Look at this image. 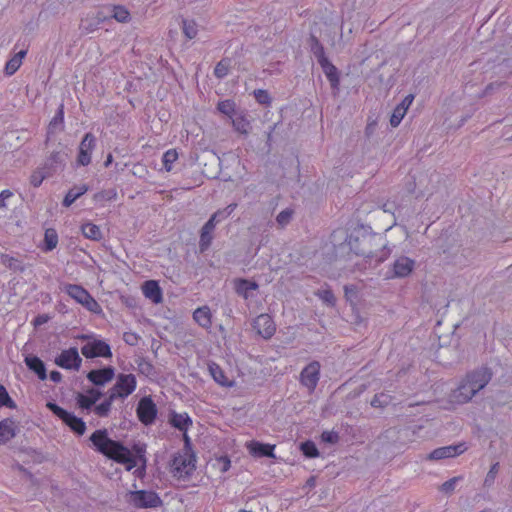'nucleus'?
I'll return each mask as SVG.
<instances>
[{
    "mask_svg": "<svg viewBox=\"0 0 512 512\" xmlns=\"http://www.w3.org/2000/svg\"><path fill=\"white\" fill-rule=\"evenodd\" d=\"M21 66V63L15 57L11 58L5 66V72L7 75L14 74Z\"/></svg>",
    "mask_w": 512,
    "mask_h": 512,
    "instance_id": "53",
    "label": "nucleus"
},
{
    "mask_svg": "<svg viewBox=\"0 0 512 512\" xmlns=\"http://www.w3.org/2000/svg\"><path fill=\"white\" fill-rule=\"evenodd\" d=\"M25 363L28 366V368L34 371L41 380L46 379V368L43 361L40 358L36 356H27L25 358Z\"/></svg>",
    "mask_w": 512,
    "mask_h": 512,
    "instance_id": "28",
    "label": "nucleus"
},
{
    "mask_svg": "<svg viewBox=\"0 0 512 512\" xmlns=\"http://www.w3.org/2000/svg\"><path fill=\"white\" fill-rule=\"evenodd\" d=\"M13 193L10 190H3L0 193V208L6 207V200L12 197Z\"/></svg>",
    "mask_w": 512,
    "mask_h": 512,
    "instance_id": "58",
    "label": "nucleus"
},
{
    "mask_svg": "<svg viewBox=\"0 0 512 512\" xmlns=\"http://www.w3.org/2000/svg\"><path fill=\"white\" fill-rule=\"evenodd\" d=\"M183 33L188 39H194L197 35V24L194 20L184 19L182 22Z\"/></svg>",
    "mask_w": 512,
    "mask_h": 512,
    "instance_id": "41",
    "label": "nucleus"
},
{
    "mask_svg": "<svg viewBox=\"0 0 512 512\" xmlns=\"http://www.w3.org/2000/svg\"><path fill=\"white\" fill-rule=\"evenodd\" d=\"M232 125L234 129L244 135H248L251 125L249 120L244 115H238L235 118H232Z\"/></svg>",
    "mask_w": 512,
    "mask_h": 512,
    "instance_id": "33",
    "label": "nucleus"
},
{
    "mask_svg": "<svg viewBox=\"0 0 512 512\" xmlns=\"http://www.w3.org/2000/svg\"><path fill=\"white\" fill-rule=\"evenodd\" d=\"M95 146V137L87 133L79 145V154L77 161L80 165L86 166L91 162V152Z\"/></svg>",
    "mask_w": 512,
    "mask_h": 512,
    "instance_id": "17",
    "label": "nucleus"
},
{
    "mask_svg": "<svg viewBox=\"0 0 512 512\" xmlns=\"http://www.w3.org/2000/svg\"><path fill=\"white\" fill-rule=\"evenodd\" d=\"M89 439L96 451L118 463L124 464L128 471L136 466V460L132 452L119 442L110 439L106 429L96 430Z\"/></svg>",
    "mask_w": 512,
    "mask_h": 512,
    "instance_id": "2",
    "label": "nucleus"
},
{
    "mask_svg": "<svg viewBox=\"0 0 512 512\" xmlns=\"http://www.w3.org/2000/svg\"><path fill=\"white\" fill-rule=\"evenodd\" d=\"M258 284L254 281L246 279H238L235 281V290L238 294L242 295L245 299L248 298L249 290H257Z\"/></svg>",
    "mask_w": 512,
    "mask_h": 512,
    "instance_id": "31",
    "label": "nucleus"
},
{
    "mask_svg": "<svg viewBox=\"0 0 512 512\" xmlns=\"http://www.w3.org/2000/svg\"><path fill=\"white\" fill-rule=\"evenodd\" d=\"M209 371L213 379L223 387H233L235 386L234 380H229L223 370L215 363L209 365Z\"/></svg>",
    "mask_w": 512,
    "mask_h": 512,
    "instance_id": "26",
    "label": "nucleus"
},
{
    "mask_svg": "<svg viewBox=\"0 0 512 512\" xmlns=\"http://www.w3.org/2000/svg\"><path fill=\"white\" fill-rule=\"evenodd\" d=\"M50 379H51L53 382L58 383V382H60V381H61V379H62V375H61V373H60V372H58V371H52V372L50 373Z\"/></svg>",
    "mask_w": 512,
    "mask_h": 512,
    "instance_id": "60",
    "label": "nucleus"
},
{
    "mask_svg": "<svg viewBox=\"0 0 512 512\" xmlns=\"http://www.w3.org/2000/svg\"><path fill=\"white\" fill-rule=\"evenodd\" d=\"M131 173L135 177H138L140 179H147V177L149 175V170L145 164H143L141 162H137V163L133 164Z\"/></svg>",
    "mask_w": 512,
    "mask_h": 512,
    "instance_id": "44",
    "label": "nucleus"
},
{
    "mask_svg": "<svg viewBox=\"0 0 512 512\" xmlns=\"http://www.w3.org/2000/svg\"><path fill=\"white\" fill-rule=\"evenodd\" d=\"M4 263H5V265L7 267H9L10 269H13L15 271H17V270L23 271L24 270V268L21 265V263L17 259H15V258L6 257Z\"/></svg>",
    "mask_w": 512,
    "mask_h": 512,
    "instance_id": "56",
    "label": "nucleus"
},
{
    "mask_svg": "<svg viewBox=\"0 0 512 512\" xmlns=\"http://www.w3.org/2000/svg\"><path fill=\"white\" fill-rule=\"evenodd\" d=\"M260 512H268V507L266 505H261Z\"/></svg>",
    "mask_w": 512,
    "mask_h": 512,
    "instance_id": "64",
    "label": "nucleus"
},
{
    "mask_svg": "<svg viewBox=\"0 0 512 512\" xmlns=\"http://www.w3.org/2000/svg\"><path fill=\"white\" fill-rule=\"evenodd\" d=\"M321 439L324 442L335 444L339 440V436L334 431H324L321 435Z\"/></svg>",
    "mask_w": 512,
    "mask_h": 512,
    "instance_id": "55",
    "label": "nucleus"
},
{
    "mask_svg": "<svg viewBox=\"0 0 512 512\" xmlns=\"http://www.w3.org/2000/svg\"><path fill=\"white\" fill-rule=\"evenodd\" d=\"M498 471H499V463H494L488 473L486 474L485 476V479H484V482H483V485L485 487H491L493 484H494V481L496 479V476L498 474Z\"/></svg>",
    "mask_w": 512,
    "mask_h": 512,
    "instance_id": "46",
    "label": "nucleus"
},
{
    "mask_svg": "<svg viewBox=\"0 0 512 512\" xmlns=\"http://www.w3.org/2000/svg\"><path fill=\"white\" fill-rule=\"evenodd\" d=\"M64 106L60 105L57 115L51 120L50 126L56 125L57 123H62L64 120Z\"/></svg>",
    "mask_w": 512,
    "mask_h": 512,
    "instance_id": "57",
    "label": "nucleus"
},
{
    "mask_svg": "<svg viewBox=\"0 0 512 512\" xmlns=\"http://www.w3.org/2000/svg\"><path fill=\"white\" fill-rule=\"evenodd\" d=\"M117 198V191L115 189L103 190L94 195V200L97 202L113 201Z\"/></svg>",
    "mask_w": 512,
    "mask_h": 512,
    "instance_id": "43",
    "label": "nucleus"
},
{
    "mask_svg": "<svg viewBox=\"0 0 512 512\" xmlns=\"http://www.w3.org/2000/svg\"><path fill=\"white\" fill-rule=\"evenodd\" d=\"M63 290L73 298L77 303L84 306L87 310L100 313L101 307L98 302L82 286L76 284H66Z\"/></svg>",
    "mask_w": 512,
    "mask_h": 512,
    "instance_id": "5",
    "label": "nucleus"
},
{
    "mask_svg": "<svg viewBox=\"0 0 512 512\" xmlns=\"http://www.w3.org/2000/svg\"><path fill=\"white\" fill-rule=\"evenodd\" d=\"M415 268V261L407 256H399L392 264V278L408 277Z\"/></svg>",
    "mask_w": 512,
    "mask_h": 512,
    "instance_id": "16",
    "label": "nucleus"
},
{
    "mask_svg": "<svg viewBox=\"0 0 512 512\" xmlns=\"http://www.w3.org/2000/svg\"><path fill=\"white\" fill-rule=\"evenodd\" d=\"M81 353L86 358L111 357L110 346L102 340H93L81 348Z\"/></svg>",
    "mask_w": 512,
    "mask_h": 512,
    "instance_id": "13",
    "label": "nucleus"
},
{
    "mask_svg": "<svg viewBox=\"0 0 512 512\" xmlns=\"http://www.w3.org/2000/svg\"><path fill=\"white\" fill-rule=\"evenodd\" d=\"M171 473L177 479H187L196 469V456L192 449H182L171 461Z\"/></svg>",
    "mask_w": 512,
    "mask_h": 512,
    "instance_id": "3",
    "label": "nucleus"
},
{
    "mask_svg": "<svg viewBox=\"0 0 512 512\" xmlns=\"http://www.w3.org/2000/svg\"><path fill=\"white\" fill-rule=\"evenodd\" d=\"M310 48L313 55L316 57L319 64L323 63L324 61L328 60V58L325 55L324 47L320 43V41L315 37L314 35L310 36Z\"/></svg>",
    "mask_w": 512,
    "mask_h": 512,
    "instance_id": "30",
    "label": "nucleus"
},
{
    "mask_svg": "<svg viewBox=\"0 0 512 512\" xmlns=\"http://www.w3.org/2000/svg\"><path fill=\"white\" fill-rule=\"evenodd\" d=\"M178 159V153L175 149L166 151L163 155V165L167 172L172 170V164Z\"/></svg>",
    "mask_w": 512,
    "mask_h": 512,
    "instance_id": "42",
    "label": "nucleus"
},
{
    "mask_svg": "<svg viewBox=\"0 0 512 512\" xmlns=\"http://www.w3.org/2000/svg\"><path fill=\"white\" fill-rule=\"evenodd\" d=\"M461 479L460 476H456V477H453L451 479H449L448 481L444 482L441 486H440V490L446 494H451L454 489H455V486H456V483Z\"/></svg>",
    "mask_w": 512,
    "mask_h": 512,
    "instance_id": "50",
    "label": "nucleus"
},
{
    "mask_svg": "<svg viewBox=\"0 0 512 512\" xmlns=\"http://www.w3.org/2000/svg\"><path fill=\"white\" fill-rule=\"evenodd\" d=\"M170 423L173 427L180 431L187 432L188 428L192 425V420L187 413H172Z\"/></svg>",
    "mask_w": 512,
    "mask_h": 512,
    "instance_id": "27",
    "label": "nucleus"
},
{
    "mask_svg": "<svg viewBox=\"0 0 512 512\" xmlns=\"http://www.w3.org/2000/svg\"><path fill=\"white\" fill-rule=\"evenodd\" d=\"M45 251H52L58 244V235L54 229H47L44 236Z\"/></svg>",
    "mask_w": 512,
    "mask_h": 512,
    "instance_id": "39",
    "label": "nucleus"
},
{
    "mask_svg": "<svg viewBox=\"0 0 512 512\" xmlns=\"http://www.w3.org/2000/svg\"><path fill=\"white\" fill-rule=\"evenodd\" d=\"M439 184V174L421 172L415 177V192L417 196H430L437 190Z\"/></svg>",
    "mask_w": 512,
    "mask_h": 512,
    "instance_id": "6",
    "label": "nucleus"
},
{
    "mask_svg": "<svg viewBox=\"0 0 512 512\" xmlns=\"http://www.w3.org/2000/svg\"><path fill=\"white\" fill-rule=\"evenodd\" d=\"M324 74L328 78L332 88L338 89L340 78L337 68L328 60L320 64Z\"/></svg>",
    "mask_w": 512,
    "mask_h": 512,
    "instance_id": "25",
    "label": "nucleus"
},
{
    "mask_svg": "<svg viewBox=\"0 0 512 512\" xmlns=\"http://www.w3.org/2000/svg\"><path fill=\"white\" fill-rule=\"evenodd\" d=\"M301 451L309 458L317 457L319 452L316 445L311 441H306L301 444Z\"/></svg>",
    "mask_w": 512,
    "mask_h": 512,
    "instance_id": "47",
    "label": "nucleus"
},
{
    "mask_svg": "<svg viewBox=\"0 0 512 512\" xmlns=\"http://www.w3.org/2000/svg\"><path fill=\"white\" fill-rule=\"evenodd\" d=\"M137 415L139 420L145 425H150L154 422L157 415V408L151 397H143L139 401Z\"/></svg>",
    "mask_w": 512,
    "mask_h": 512,
    "instance_id": "12",
    "label": "nucleus"
},
{
    "mask_svg": "<svg viewBox=\"0 0 512 512\" xmlns=\"http://www.w3.org/2000/svg\"><path fill=\"white\" fill-rule=\"evenodd\" d=\"M87 191L88 186L85 184L70 189L63 200V205L65 207H69L76 199L85 194Z\"/></svg>",
    "mask_w": 512,
    "mask_h": 512,
    "instance_id": "32",
    "label": "nucleus"
},
{
    "mask_svg": "<svg viewBox=\"0 0 512 512\" xmlns=\"http://www.w3.org/2000/svg\"><path fill=\"white\" fill-rule=\"evenodd\" d=\"M111 12V17L119 23H127L130 21V12L124 6L115 5L112 7Z\"/></svg>",
    "mask_w": 512,
    "mask_h": 512,
    "instance_id": "35",
    "label": "nucleus"
},
{
    "mask_svg": "<svg viewBox=\"0 0 512 512\" xmlns=\"http://www.w3.org/2000/svg\"><path fill=\"white\" fill-rule=\"evenodd\" d=\"M293 213L292 209H285L277 215L276 222L280 228H284L291 221Z\"/></svg>",
    "mask_w": 512,
    "mask_h": 512,
    "instance_id": "45",
    "label": "nucleus"
},
{
    "mask_svg": "<svg viewBox=\"0 0 512 512\" xmlns=\"http://www.w3.org/2000/svg\"><path fill=\"white\" fill-rule=\"evenodd\" d=\"M128 502L137 508H155L162 503L155 492L145 490L129 492Z\"/></svg>",
    "mask_w": 512,
    "mask_h": 512,
    "instance_id": "8",
    "label": "nucleus"
},
{
    "mask_svg": "<svg viewBox=\"0 0 512 512\" xmlns=\"http://www.w3.org/2000/svg\"><path fill=\"white\" fill-rule=\"evenodd\" d=\"M183 439H184V443H185L183 449H191L190 438L188 437L187 432L183 433Z\"/></svg>",
    "mask_w": 512,
    "mask_h": 512,
    "instance_id": "61",
    "label": "nucleus"
},
{
    "mask_svg": "<svg viewBox=\"0 0 512 512\" xmlns=\"http://www.w3.org/2000/svg\"><path fill=\"white\" fill-rule=\"evenodd\" d=\"M102 396V393L95 388L87 390L86 394L79 393L76 397L77 404L82 409L91 408Z\"/></svg>",
    "mask_w": 512,
    "mask_h": 512,
    "instance_id": "22",
    "label": "nucleus"
},
{
    "mask_svg": "<svg viewBox=\"0 0 512 512\" xmlns=\"http://www.w3.org/2000/svg\"><path fill=\"white\" fill-rule=\"evenodd\" d=\"M414 100L413 94H408L393 110L390 118V124L392 127H397L404 116L406 115L410 105Z\"/></svg>",
    "mask_w": 512,
    "mask_h": 512,
    "instance_id": "19",
    "label": "nucleus"
},
{
    "mask_svg": "<svg viewBox=\"0 0 512 512\" xmlns=\"http://www.w3.org/2000/svg\"><path fill=\"white\" fill-rule=\"evenodd\" d=\"M254 96L260 104L269 105L271 103V98L266 90H255Z\"/></svg>",
    "mask_w": 512,
    "mask_h": 512,
    "instance_id": "52",
    "label": "nucleus"
},
{
    "mask_svg": "<svg viewBox=\"0 0 512 512\" xmlns=\"http://www.w3.org/2000/svg\"><path fill=\"white\" fill-rule=\"evenodd\" d=\"M143 294L154 304H160L163 301L162 290L155 280H148L142 286Z\"/></svg>",
    "mask_w": 512,
    "mask_h": 512,
    "instance_id": "20",
    "label": "nucleus"
},
{
    "mask_svg": "<svg viewBox=\"0 0 512 512\" xmlns=\"http://www.w3.org/2000/svg\"><path fill=\"white\" fill-rule=\"evenodd\" d=\"M236 104L233 100L226 99L223 101H220L217 105V109L222 114L228 116L230 119L233 118V115L235 113Z\"/></svg>",
    "mask_w": 512,
    "mask_h": 512,
    "instance_id": "38",
    "label": "nucleus"
},
{
    "mask_svg": "<svg viewBox=\"0 0 512 512\" xmlns=\"http://www.w3.org/2000/svg\"><path fill=\"white\" fill-rule=\"evenodd\" d=\"M466 450L467 446L464 442L456 445L444 446L434 449L431 453L428 454L427 459L441 460L445 458H451L463 454Z\"/></svg>",
    "mask_w": 512,
    "mask_h": 512,
    "instance_id": "15",
    "label": "nucleus"
},
{
    "mask_svg": "<svg viewBox=\"0 0 512 512\" xmlns=\"http://www.w3.org/2000/svg\"><path fill=\"white\" fill-rule=\"evenodd\" d=\"M112 161H113L112 154H108L107 159H106V161L104 163L105 167H108L112 163Z\"/></svg>",
    "mask_w": 512,
    "mask_h": 512,
    "instance_id": "63",
    "label": "nucleus"
},
{
    "mask_svg": "<svg viewBox=\"0 0 512 512\" xmlns=\"http://www.w3.org/2000/svg\"><path fill=\"white\" fill-rule=\"evenodd\" d=\"M315 295L321 299V301L329 306V307H334L335 304H336V297L334 296L333 292L331 289L329 288H323V289H319L315 292Z\"/></svg>",
    "mask_w": 512,
    "mask_h": 512,
    "instance_id": "36",
    "label": "nucleus"
},
{
    "mask_svg": "<svg viewBox=\"0 0 512 512\" xmlns=\"http://www.w3.org/2000/svg\"><path fill=\"white\" fill-rule=\"evenodd\" d=\"M83 235L91 240H100L102 238V233L99 228V226L92 224V223H86L82 225L81 227Z\"/></svg>",
    "mask_w": 512,
    "mask_h": 512,
    "instance_id": "34",
    "label": "nucleus"
},
{
    "mask_svg": "<svg viewBox=\"0 0 512 512\" xmlns=\"http://www.w3.org/2000/svg\"><path fill=\"white\" fill-rule=\"evenodd\" d=\"M0 406H6L8 408H16L15 402L9 396L4 386L0 385Z\"/></svg>",
    "mask_w": 512,
    "mask_h": 512,
    "instance_id": "48",
    "label": "nucleus"
},
{
    "mask_svg": "<svg viewBox=\"0 0 512 512\" xmlns=\"http://www.w3.org/2000/svg\"><path fill=\"white\" fill-rule=\"evenodd\" d=\"M46 173L43 170H36L30 176V183L34 187H38L42 184L43 180L46 178Z\"/></svg>",
    "mask_w": 512,
    "mask_h": 512,
    "instance_id": "51",
    "label": "nucleus"
},
{
    "mask_svg": "<svg viewBox=\"0 0 512 512\" xmlns=\"http://www.w3.org/2000/svg\"><path fill=\"white\" fill-rule=\"evenodd\" d=\"M236 207V203H231L224 209H220L211 215L210 219L204 224V226L201 229L199 240V247L201 251H205L211 245L213 240V231L216 227V224L221 220H224L227 217H229L234 212Z\"/></svg>",
    "mask_w": 512,
    "mask_h": 512,
    "instance_id": "4",
    "label": "nucleus"
},
{
    "mask_svg": "<svg viewBox=\"0 0 512 512\" xmlns=\"http://www.w3.org/2000/svg\"><path fill=\"white\" fill-rule=\"evenodd\" d=\"M391 401L392 396L386 393H379L376 394L371 400V406L375 408H385L391 403Z\"/></svg>",
    "mask_w": 512,
    "mask_h": 512,
    "instance_id": "40",
    "label": "nucleus"
},
{
    "mask_svg": "<svg viewBox=\"0 0 512 512\" xmlns=\"http://www.w3.org/2000/svg\"><path fill=\"white\" fill-rule=\"evenodd\" d=\"M321 364L318 361H311L300 372L299 381L302 386L307 388L309 393H313L320 380Z\"/></svg>",
    "mask_w": 512,
    "mask_h": 512,
    "instance_id": "10",
    "label": "nucleus"
},
{
    "mask_svg": "<svg viewBox=\"0 0 512 512\" xmlns=\"http://www.w3.org/2000/svg\"><path fill=\"white\" fill-rule=\"evenodd\" d=\"M26 50L19 51L14 57L19 60V62L22 64V60L26 56Z\"/></svg>",
    "mask_w": 512,
    "mask_h": 512,
    "instance_id": "62",
    "label": "nucleus"
},
{
    "mask_svg": "<svg viewBox=\"0 0 512 512\" xmlns=\"http://www.w3.org/2000/svg\"><path fill=\"white\" fill-rule=\"evenodd\" d=\"M47 408L50 409L57 417H59L74 433L77 435H83L86 431L85 422L76 417L73 413H70L55 403L48 402Z\"/></svg>",
    "mask_w": 512,
    "mask_h": 512,
    "instance_id": "7",
    "label": "nucleus"
},
{
    "mask_svg": "<svg viewBox=\"0 0 512 512\" xmlns=\"http://www.w3.org/2000/svg\"><path fill=\"white\" fill-rule=\"evenodd\" d=\"M50 317L47 315V314H41V315H38L35 319H34V326L37 327V326H41L45 323H47L49 321Z\"/></svg>",
    "mask_w": 512,
    "mask_h": 512,
    "instance_id": "59",
    "label": "nucleus"
},
{
    "mask_svg": "<svg viewBox=\"0 0 512 512\" xmlns=\"http://www.w3.org/2000/svg\"><path fill=\"white\" fill-rule=\"evenodd\" d=\"M367 238L364 237L363 239H359V237H356L354 235H350L347 239V245L349 246L350 250L353 251L357 255H362L365 257H370L372 252L364 249L362 246L367 242Z\"/></svg>",
    "mask_w": 512,
    "mask_h": 512,
    "instance_id": "24",
    "label": "nucleus"
},
{
    "mask_svg": "<svg viewBox=\"0 0 512 512\" xmlns=\"http://www.w3.org/2000/svg\"><path fill=\"white\" fill-rule=\"evenodd\" d=\"M17 425L13 419L6 418L0 422V444H5L16 435Z\"/></svg>",
    "mask_w": 512,
    "mask_h": 512,
    "instance_id": "23",
    "label": "nucleus"
},
{
    "mask_svg": "<svg viewBox=\"0 0 512 512\" xmlns=\"http://www.w3.org/2000/svg\"><path fill=\"white\" fill-rule=\"evenodd\" d=\"M274 445L270 444H263L257 441H251L247 443V449L249 450L250 454L255 457H270L275 458L274 454Z\"/></svg>",
    "mask_w": 512,
    "mask_h": 512,
    "instance_id": "21",
    "label": "nucleus"
},
{
    "mask_svg": "<svg viewBox=\"0 0 512 512\" xmlns=\"http://www.w3.org/2000/svg\"><path fill=\"white\" fill-rule=\"evenodd\" d=\"M55 363L61 368L78 371L81 366L82 359L76 348H69L60 353V355L55 359Z\"/></svg>",
    "mask_w": 512,
    "mask_h": 512,
    "instance_id": "11",
    "label": "nucleus"
},
{
    "mask_svg": "<svg viewBox=\"0 0 512 512\" xmlns=\"http://www.w3.org/2000/svg\"><path fill=\"white\" fill-rule=\"evenodd\" d=\"M115 399L116 398H111V394L108 392L107 399L105 401H103L102 403L95 406V408H94L95 414L98 415L99 417L108 416V414L111 410L112 403Z\"/></svg>",
    "mask_w": 512,
    "mask_h": 512,
    "instance_id": "37",
    "label": "nucleus"
},
{
    "mask_svg": "<svg viewBox=\"0 0 512 512\" xmlns=\"http://www.w3.org/2000/svg\"><path fill=\"white\" fill-rule=\"evenodd\" d=\"M229 72V62L226 60H222L219 63H217L214 74L217 78H223L225 77Z\"/></svg>",
    "mask_w": 512,
    "mask_h": 512,
    "instance_id": "49",
    "label": "nucleus"
},
{
    "mask_svg": "<svg viewBox=\"0 0 512 512\" xmlns=\"http://www.w3.org/2000/svg\"><path fill=\"white\" fill-rule=\"evenodd\" d=\"M115 376L114 368L105 367L103 369L91 370L87 374V378L96 386H102L110 382Z\"/></svg>",
    "mask_w": 512,
    "mask_h": 512,
    "instance_id": "18",
    "label": "nucleus"
},
{
    "mask_svg": "<svg viewBox=\"0 0 512 512\" xmlns=\"http://www.w3.org/2000/svg\"><path fill=\"white\" fill-rule=\"evenodd\" d=\"M136 388V378L133 374H119L116 383L108 391L111 398H126L134 392Z\"/></svg>",
    "mask_w": 512,
    "mask_h": 512,
    "instance_id": "9",
    "label": "nucleus"
},
{
    "mask_svg": "<svg viewBox=\"0 0 512 512\" xmlns=\"http://www.w3.org/2000/svg\"><path fill=\"white\" fill-rule=\"evenodd\" d=\"M216 464L220 472L225 473L231 467V461L228 457L222 456L216 459Z\"/></svg>",
    "mask_w": 512,
    "mask_h": 512,
    "instance_id": "54",
    "label": "nucleus"
},
{
    "mask_svg": "<svg viewBox=\"0 0 512 512\" xmlns=\"http://www.w3.org/2000/svg\"><path fill=\"white\" fill-rule=\"evenodd\" d=\"M194 320L203 328H210L211 321V312L209 307L203 306L197 308L193 313Z\"/></svg>",
    "mask_w": 512,
    "mask_h": 512,
    "instance_id": "29",
    "label": "nucleus"
},
{
    "mask_svg": "<svg viewBox=\"0 0 512 512\" xmlns=\"http://www.w3.org/2000/svg\"><path fill=\"white\" fill-rule=\"evenodd\" d=\"M253 328L264 339H270L276 332V325L269 314H260L253 321Z\"/></svg>",
    "mask_w": 512,
    "mask_h": 512,
    "instance_id": "14",
    "label": "nucleus"
},
{
    "mask_svg": "<svg viewBox=\"0 0 512 512\" xmlns=\"http://www.w3.org/2000/svg\"><path fill=\"white\" fill-rule=\"evenodd\" d=\"M493 372L487 366L479 367L468 372L459 382L456 389L450 395V400L455 404L470 402L478 392L483 390L492 380Z\"/></svg>",
    "mask_w": 512,
    "mask_h": 512,
    "instance_id": "1",
    "label": "nucleus"
}]
</instances>
